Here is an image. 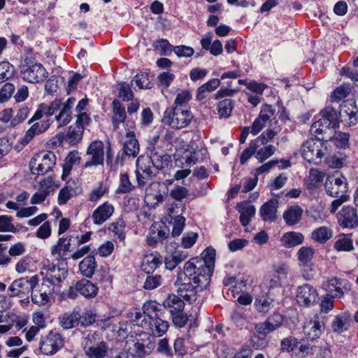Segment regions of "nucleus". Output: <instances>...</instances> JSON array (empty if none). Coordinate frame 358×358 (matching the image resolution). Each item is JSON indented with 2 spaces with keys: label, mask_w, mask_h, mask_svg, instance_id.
Here are the masks:
<instances>
[{
  "label": "nucleus",
  "mask_w": 358,
  "mask_h": 358,
  "mask_svg": "<svg viewBox=\"0 0 358 358\" xmlns=\"http://www.w3.org/2000/svg\"><path fill=\"white\" fill-rule=\"evenodd\" d=\"M192 119L189 108H169L164 113L162 122L171 128L181 129L187 127Z\"/></svg>",
  "instance_id": "nucleus-5"
},
{
  "label": "nucleus",
  "mask_w": 358,
  "mask_h": 358,
  "mask_svg": "<svg viewBox=\"0 0 358 358\" xmlns=\"http://www.w3.org/2000/svg\"><path fill=\"white\" fill-rule=\"evenodd\" d=\"M220 80L217 78H213L202 85L199 87L197 92V98L199 99H202L206 97L207 92H210L216 90L220 85Z\"/></svg>",
  "instance_id": "nucleus-48"
},
{
  "label": "nucleus",
  "mask_w": 358,
  "mask_h": 358,
  "mask_svg": "<svg viewBox=\"0 0 358 358\" xmlns=\"http://www.w3.org/2000/svg\"><path fill=\"white\" fill-rule=\"evenodd\" d=\"M135 188L134 185L131 182L129 175L127 173H121L120 176V183L116 190L117 194H127L131 192Z\"/></svg>",
  "instance_id": "nucleus-47"
},
{
  "label": "nucleus",
  "mask_w": 358,
  "mask_h": 358,
  "mask_svg": "<svg viewBox=\"0 0 358 358\" xmlns=\"http://www.w3.org/2000/svg\"><path fill=\"white\" fill-rule=\"evenodd\" d=\"M123 150L125 155L135 157L139 152V145L135 138V134L132 131L127 133L126 140L124 143Z\"/></svg>",
  "instance_id": "nucleus-32"
},
{
  "label": "nucleus",
  "mask_w": 358,
  "mask_h": 358,
  "mask_svg": "<svg viewBox=\"0 0 358 358\" xmlns=\"http://www.w3.org/2000/svg\"><path fill=\"white\" fill-rule=\"evenodd\" d=\"M54 291V287H51L48 283L42 282L41 285H38L31 289V301L36 305L43 306L49 301Z\"/></svg>",
  "instance_id": "nucleus-20"
},
{
  "label": "nucleus",
  "mask_w": 358,
  "mask_h": 358,
  "mask_svg": "<svg viewBox=\"0 0 358 358\" xmlns=\"http://www.w3.org/2000/svg\"><path fill=\"white\" fill-rule=\"evenodd\" d=\"M169 230L167 227L161 223H154L150 228L148 243L150 245L160 242L169 236Z\"/></svg>",
  "instance_id": "nucleus-26"
},
{
  "label": "nucleus",
  "mask_w": 358,
  "mask_h": 358,
  "mask_svg": "<svg viewBox=\"0 0 358 358\" xmlns=\"http://www.w3.org/2000/svg\"><path fill=\"white\" fill-rule=\"evenodd\" d=\"M132 84H135L139 90L150 88V78L148 73H141L137 74L131 80Z\"/></svg>",
  "instance_id": "nucleus-62"
},
{
  "label": "nucleus",
  "mask_w": 358,
  "mask_h": 358,
  "mask_svg": "<svg viewBox=\"0 0 358 358\" xmlns=\"http://www.w3.org/2000/svg\"><path fill=\"white\" fill-rule=\"evenodd\" d=\"M55 115V120L58 123V127H63L68 124L71 120V110L62 107L61 100L55 99L49 104L41 103L34 115L29 120L28 124H31L36 120L43 117H50Z\"/></svg>",
  "instance_id": "nucleus-3"
},
{
  "label": "nucleus",
  "mask_w": 358,
  "mask_h": 358,
  "mask_svg": "<svg viewBox=\"0 0 358 358\" xmlns=\"http://www.w3.org/2000/svg\"><path fill=\"white\" fill-rule=\"evenodd\" d=\"M334 248L338 252H350L354 250L353 241L350 234L340 235L334 245Z\"/></svg>",
  "instance_id": "nucleus-40"
},
{
  "label": "nucleus",
  "mask_w": 358,
  "mask_h": 358,
  "mask_svg": "<svg viewBox=\"0 0 358 358\" xmlns=\"http://www.w3.org/2000/svg\"><path fill=\"white\" fill-rule=\"evenodd\" d=\"M71 236L67 238H60L57 244L55 245L51 250L52 255H57L59 257H64L66 253L70 251Z\"/></svg>",
  "instance_id": "nucleus-41"
},
{
  "label": "nucleus",
  "mask_w": 358,
  "mask_h": 358,
  "mask_svg": "<svg viewBox=\"0 0 358 358\" xmlns=\"http://www.w3.org/2000/svg\"><path fill=\"white\" fill-rule=\"evenodd\" d=\"M324 329V324L317 315L306 321L303 326L305 334L312 341L319 338Z\"/></svg>",
  "instance_id": "nucleus-23"
},
{
  "label": "nucleus",
  "mask_w": 358,
  "mask_h": 358,
  "mask_svg": "<svg viewBox=\"0 0 358 358\" xmlns=\"http://www.w3.org/2000/svg\"><path fill=\"white\" fill-rule=\"evenodd\" d=\"M273 114L274 110L271 105H264L258 117H257L252 123L251 133L253 135H256L259 133Z\"/></svg>",
  "instance_id": "nucleus-22"
},
{
  "label": "nucleus",
  "mask_w": 358,
  "mask_h": 358,
  "mask_svg": "<svg viewBox=\"0 0 358 358\" xmlns=\"http://www.w3.org/2000/svg\"><path fill=\"white\" fill-rule=\"evenodd\" d=\"M59 323L64 329H69L76 327L78 320L76 315L64 313L59 317Z\"/></svg>",
  "instance_id": "nucleus-61"
},
{
  "label": "nucleus",
  "mask_w": 358,
  "mask_h": 358,
  "mask_svg": "<svg viewBox=\"0 0 358 358\" xmlns=\"http://www.w3.org/2000/svg\"><path fill=\"white\" fill-rule=\"evenodd\" d=\"M175 78V75L169 71L161 73L157 76L159 85L162 88V91L167 90L171 83Z\"/></svg>",
  "instance_id": "nucleus-63"
},
{
  "label": "nucleus",
  "mask_w": 358,
  "mask_h": 358,
  "mask_svg": "<svg viewBox=\"0 0 358 358\" xmlns=\"http://www.w3.org/2000/svg\"><path fill=\"white\" fill-rule=\"evenodd\" d=\"M163 281L164 280L160 275H148L144 281L143 287L146 290H152L161 286Z\"/></svg>",
  "instance_id": "nucleus-53"
},
{
  "label": "nucleus",
  "mask_w": 358,
  "mask_h": 358,
  "mask_svg": "<svg viewBox=\"0 0 358 358\" xmlns=\"http://www.w3.org/2000/svg\"><path fill=\"white\" fill-rule=\"evenodd\" d=\"M322 117L328 122L331 129L338 126V117L336 111L332 107H326L320 113Z\"/></svg>",
  "instance_id": "nucleus-46"
},
{
  "label": "nucleus",
  "mask_w": 358,
  "mask_h": 358,
  "mask_svg": "<svg viewBox=\"0 0 358 358\" xmlns=\"http://www.w3.org/2000/svg\"><path fill=\"white\" fill-rule=\"evenodd\" d=\"M83 135V127L71 125L66 131L57 134L56 138L58 139L59 144L72 146L80 142Z\"/></svg>",
  "instance_id": "nucleus-17"
},
{
  "label": "nucleus",
  "mask_w": 358,
  "mask_h": 358,
  "mask_svg": "<svg viewBox=\"0 0 358 358\" xmlns=\"http://www.w3.org/2000/svg\"><path fill=\"white\" fill-rule=\"evenodd\" d=\"M56 160V156L52 152H41L34 155L31 159L29 169L34 175H44L52 170Z\"/></svg>",
  "instance_id": "nucleus-7"
},
{
  "label": "nucleus",
  "mask_w": 358,
  "mask_h": 358,
  "mask_svg": "<svg viewBox=\"0 0 358 358\" xmlns=\"http://www.w3.org/2000/svg\"><path fill=\"white\" fill-rule=\"evenodd\" d=\"M256 139H260V141L257 144L258 148L256 150L255 157L262 163L271 157L275 153L276 148L272 145L265 146L267 143L263 137H257Z\"/></svg>",
  "instance_id": "nucleus-31"
},
{
  "label": "nucleus",
  "mask_w": 358,
  "mask_h": 358,
  "mask_svg": "<svg viewBox=\"0 0 358 358\" xmlns=\"http://www.w3.org/2000/svg\"><path fill=\"white\" fill-rule=\"evenodd\" d=\"M237 210L240 213V222L242 225L247 226L255 216L256 209L254 206L248 203H241L237 205Z\"/></svg>",
  "instance_id": "nucleus-36"
},
{
  "label": "nucleus",
  "mask_w": 358,
  "mask_h": 358,
  "mask_svg": "<svg viewBox=\"0 0 358 358\" xmlns=\"http://www.w3.org/2000/svg\"><path fill=\"white\" fill-rule=\"evenodd\" d=\"M339 225L343 228L353 229L358 226V215L355 208L343 206L337 214Z\"/></svg>",
  "instance_id": "nucleus-18"
},
{
  "label": "nucleus",
  "mask_w": 358,
  "mask_h": 358,
  "mask_svg": "<svg viewBox=\"0 0 358 358\" xmlns=\"http://www.w3.org/2000/svg\"><path fill=\"white\" fill-rule=\"evenodd\" d=\"M20 77L26 82L37 84L43 82L48 73L42 64L37 62L31 65L20 66Z\"/></svg>",
  "instance_id": "nucleus-11"
},
{
  "label": "nucleus",
  "mask_w": 358,
  "mask_h": 358,
  "mask_svg": "<svg viewBox=\"0 0 358 358\" xmlns=\"http://www.w3.org/2000/svg\"><path fill=\"white\" fill-rule=\"evenodd\" d=\"M75 289L85 298L95 297L99 291V288L91 281L82 279L76 282Z\"/></svg>",
  "instance_id": "nucleus-29"
},
{
  "label": "nucleus",
  "mask_w": 358,
  "mask_h": 358,
  "mask_svg": "<svg viewBox=\"0 0 358 358\" xmlns=\"http://www.w3.org/2000/svg\"><path fill=\"white\" fill-rule=\"evenodd\" d=\"M207 150L206 149H195L185 157L186 166H192L196 163L203 161L207 157Z\"/></svg>",
  "instance_id": "nucleus-44"
},
{
  "label": "nucleus",
  "mask_w": 358,
  "mask_h": 358,
  "mask_svg": "<svg viewBox=\"0 0 358 358\" xmlns=\"http://www.w3.org/2000/svg\"><path fill=\"white\" fill-rule=\"evenodd\" d=\"M339 118L348 126L355 125L358 122V108L354 101H347L341 104Z\"/></svg>",
  "instance_id": "nucleus-19"
},
{
  "label": "nucleus",
  "mask_w": 358,
  "mask_h": 358,
  "mask_svg": "<svg viewBox=\"0 0 358 358\" xmlns=\"http://www.w3.org/2000/svg\"><path fill=\"white\" fill-rule=\"evenodd\" d=\"M315 254V250L308 246L301 247L297 252V259L299 266H306L311 262Z\"/></svg>",
  "instance_id": "nucleus-45"
},
{
  "label": "nucleus",
  "mask_w": 358,
  "mask_h": 358,
  "mask_svg": "<svg viewBox=\"0 0 358 358\" xmlns=\"http://www.w3.org/2000/svg\"><path fill=\"white\" fill-rule=\"evenodd\" d=\"M102 342H103V338L97 332L88 331L84 334L83 346L85 351L97 344H101Z\"/></svg>",
  "instance_id": "nucleus-43"
},
{
  "label": "nucleus",
  "mask_w": 358,
  "mask_h": 358,
  "mask_svg": "<svg viewBox=\"0 0 358 358\" xmlns=\"http://www.w3.org/2000/svg\"><path fill=\"white\" fill-rule=\"evenodd\" d=\"M157 172L149 156H140L137 159L136 175L138 187H144L148 180L156 176Z\"/></svg>",
  "instance_id": "nucleus-10"
},
{
  "label": "nucleus",
  "mask_w": 358,
  "mask_h": 358,
  "mask_svg": "<svg viewBox=\"0 0 358 358\" xmlns=\"http://www.w3.org/2000/svg\"><path fill=\"white\" fill-rule=\"evenodd\" d=\"M87 155L89 159L84 164L85 168L102 165L104 161V145L101 141H94L88 146Z\"/></svg>",
  "instance_id": "nucleus-16"
},
{
  "label": "nucleus",
  "mask_w": 358,
  "mask_h": 358,
  "mask_svg": "<svg viewBox=\"0 0 358 358\" xmlns=\"http://www.w3.org/2000/svg\"><path fill=\"white\" fill-rule=\"evenodd\" d=\"M192 99V95L188 90H183L179 92L174 101L175 106L173 108H188L187 103Z\"/></svg>",
  "instance_id": "nucleus-57"
},
{
  "label": "nucleus",
  "mask_w": 358,
  "mask_h": 358,
  "mask_svg": "<svg viewBox=\"0 0 358 358\" xmlns=\"http://www.w3.org/2000/svg\"><path fill=\"white\" fill-rule=\"evenodd\" d=\"M304 241V236L299 232L290 231L285 233L280 239L281 245L290 248L301 244Z\"/></svg>",
  "instance_id": "nucleus-38"
},
{
  "label": "nucleus",
  "mask_w": 358,
  "mask_h": 358,
  "mask_svg": "<svg viewBox=\"0 0 358 358\" xmlns=\"http://www.w3.org/2000/svg\"><path fill=\"white\" fill-rule=\"evenodd\" d=\"M163 309H168L170 314L181 313L184 310L185 303L179 296L170 294L163 301Z\"/></svg>",
  "instance_id": "nucleus-33"
},
{
  "label": "nucleus",
  "mask_w": 358,
  "mask_h": 358,
  "mask_svg": "<svg viewBox=\"0 0 358 358\" xmlns=\"http://www.w3.org/2000/svg\"><path fill=\"white\" fill-rule=\"evenodd\" d=\"M67 271L59 266H52L48 269L45 277L43 280V283H48V285H59L66 277Z\"/></svg>",
  "instance_id": "nucleus-24"
},
{
  "label": "nucleus",
  "mask_w": 358,
  "mask_h": 358,
  "mask_svg": "<svg viewBox=\"0 0 358 358\" xmlns=\"http://www.w3.org/2000/svg\"><path fill=\"white\" fill-rule=\"evenodd\" d=\"M108 191L107 186L100 183L96 187H94L88 195V201L96 202L104 196Z\"/></svg>",
  "instance_id": "nucleus-60"
},
{
  "label": "nucleus",
  "mask_w": 358,
  "mask_h": 358,
  "mask_svg": "<svg viewBox=\"0 0 358 358\" xmlns=\"http://www.w3.org/2000/svg\"><path fill=\"white\" fill-rule=\"evenodd\" d=\"M215 254V250L213 248H208L203 252L202 258H192L185 265L189 264V267L192 269L201 273L202 275H207L210 279L214 270Z\"/></svg>",
  "instance_id": "nucleus-6"
},
{
  "label": "nucleus",
  "mask_w": 358,
  "mask_h": 358,
  "mask_svg": "<svg viewBox=\"0 0 358 358\" xmlns=\"http://www.w3.org/2000/svg\"><path fill=\"white\" fill-rule=\"evenodd\" d=\"M169 194V188L163 182H151L145 189V202L151 208H155L164 201Z\"/></svg>",
  "instance_id": "nucleus-8"
},
{
  "label": "nucleus",
  "mask_w": 358,
  "mask_h": 358,
  "mask_svg": "<svg viewBox=\"0 0 358 358\" xmlns=\"http://www.w3.org/2000/svg\"><path fill=\"white\" fill-rule=\"evenodd\" d=\"M185 210L186 206L182 201H173L167 206L166 214L170 220H173L174 218L184 217Z\"/></svg>",
  "instance_id": "nucleus-42"
},
{
  "label": "nucleus",
  "mask_w": 358,
  "mask_h": 358,
  "mask_svg": "<svg viewBox=\"0 0 358 358\" xmlns=\"http://www.w3.org/2000/svg\"><path fill=\"white\" fill-rule=\"evenodd\" d=\"M334 231L331 227L322 226L314 229L311 233V239L314 241L324 244L333 238Z\"/></svg>",
  "instance_id": "nucleus-34"
},
{
  "label": "nucleus",
  "mask_w": 358,
  "mask_h": 358,
  "mask_svg": "<svg viewBox=\"0 0 358 358\" xmlns=\"http://www.w3.org/2000/svg\"><path fill=\"white\" fill-rule=\"evenodd\" d=\"M114 207L109 202L106 201L99 206L92 213L93 223L96 225H101L110 218L114 213Z\"/></svg>",
  "instance_id": "nucleus-21"
},
{
  "label": "nucleus",
  "mask_w": 358,
  "mask_h": 358,
  "mask_svg": "<svg viewBox=\"0 0 358 358\" xmlns=\"http://www.w3.org/2000/svg\"><path fill=\"white\" fill-rule=\"evenodd\" d=\"M52 123L53 120L49 117H43L34 121L31 124V126L26 131L24 136L20 139L19 143L23 146L27 145L36 136L45 132Z\"/></svg>",
  "instance_id": "nucleus-14"
},
{
  "label": "nucleus",
  "mask_w": 358,
  "mask_h": 358,
  "mask_svg": "<svg viewBox=\"0 0 358 358\" xmlns=\"http://www.w3.org/2000/svg\"><path fill=\"white\" fill-rule=\"evenodd\" d=\"M347 283L346 280L337 278H331L326 285L327 295H329L335 299L342 297L344 294L343 289L345 287Z\"/></svg>",
  "instance_id": "nucleus-28"
},
{
  "label": "nucleus",
  "mask_w": 358,
  "mask_h": 358,
  "mask_svg": "<svg viewBox=\"0 0 358 358\" xmlns=\"http://www.w3.org/2000/svg\"><path fill=\"white\" fill-rule=\"evenodd\" d=\"M324 187L326 192L331 196L346 194L348 192L347 179L341 172L335 171L327 176Z\"/></svg>",
  "instance_id": "nucleus-12"
},
{
  "label": "nucleus",
  "mask_w": 358,
  "mask_h": 358,
  "mask_svg": "<svg viewBox=\"0 0 358 358\" xmlns=\"http://www.w3.org/2000/svg\"><path fill=\"white\" fill-rule=\"evenodd\" d=\"M14 73L13 66L8 62H0V83L12 78Z\"/></svg>",
  "instance_id": "nucleus-58"
},
{
  "label": "nucleus",
  "mask_w": 358,
  "mask_h": 358,
  "mask_svg": "<svg viewBox=\"0 0 358 358\" xmlns=\"http://www.w3.org/2000/svg\"><path fill=\"white\" fill-rule=\"evenodd\" d=\"M351 317L348 313L338 315L331 323L332 330L338 334H341L349 329L350 327Z\"/></svg>",
  "instance_id": "nucleus-35"
},
{
  "label": "nucleus",
  "mask_w": 358,
  "mask_h": 358,
  "mask_svg": "<svg viewBox=\"0 0 358 358\" xmlns=\"http://www.w3.org/2000/svg\"><path fill=\"white\" fill-rule=\"evenodd\" d=\"M38 283L37 275L30 278L24 277L15 280L7 289L8 295L10 297H24L31 292Z\"/></svg>",
  "instance_id": "nucleus-9"
},
{
  "label": "nucleus",
  "mask_w": 358,
  "mask_h": 358,
  "mask_svg": "<svg viewBox=\"0 0 358 358\" xmlns=\"http://www.w3.org/2000/svg\"><path fill=\"white\" fill-rule=\"evenodd\" d=\"M143 313L131 314L132 322L141 328L148 329L152 334L160 337L166 333L169 324L164 320V310L155 301L145 302L142 307Z\"/></svg>",
  "instance_id": "nucleus-2"
},
{
  "label": "nucleus",
  "mask_w": 358,
  "mask_h": 358,
  "mask_svg": "<svg viewBox=\"0 0 358 358\" xmlns=\"http://www.w3.org/2000/svg\"><path fill=\"white\" fill-rule=\"evenodd\" d=\"M278 203L276 199H272L262 206L259 214L264 222H273L276 220Z\"/></svg>",
  "instance_id": "nucleus-25"
},
{
  "label": "nucleus",
  "mask_w": 358,
  "mask_h": 358,
  "mask_svg": "<svg viewBox=\"0 0 358 358\" xmlns=\"http://www.w3.org/2000/svg\"><path fill=\"white\" fill-rule=\"evenodd\" d=\"M324 178V173L323 172H321L317 169H311L307 178L308 188L313 189L317 187L323 181Z\"/></svg>",
  "instance_id": "nucleus-49"
},
{
  "label": "nucleus",
  "mask_w": 358,
  "mask_h": 358,
  "mask_svg": "<svg viewBox=\"0 0 358 358\" xmlns=\"http://www.w3.org/2000/svg\"><path fill=\"white\" fill-rule=\"evenodd\" d=\"M124 227L125 222L122 218H119L109 225L108 230L117 236L119 239L123 240L124 238Z\"/></svg>",
  "instance_id": "nucleus-56"
},
{
  "label": "nucleus",
  "mask_w": 358,
  "mask_h": 358,
  "mask_svg": "<svg viewBox=\"0 0 358 358\" xmlns=\"http://www.w3.org/2000/svg\"><path fill=\"white\" fill-rule=\"evenodd\" d=\"M29 108L26 106H23L18 110L16 115L12 119V120L10 123V126L11 127H15L17 125L20 124V123H22L24 120H25L27 119V117L29 115Z\"/></svg>",
  "instance_id": "nucleus-64"
},
{
  "label": "nucleus",
  "mask_w": 358,
  "mask_h": 358,
  "mask_svg": "<svg viewBox=\"0 0 358 358\" xmlns=\"http://www.w3.org/2000/svg\"><path fill=\"white\" fill-rule=\"evenodd\" d=\"M303 158L309 163L320 164L329 154L327 143L319 138H310L305 141L301 148Z\"/></svg>",
  "instance_id": "nucleus-4"
},
{
  "label": "nucleus",
  "mask_w": 358,
  "mask_h": 358,
  "mask_svg": "<svg viewBox=\"0 0 358 358\" xmlns=\"http://www.w3.org/2000/svg\"><path fill=\"white\" fill-rule=\"evenodd\" d=\"M113 105L112 122L114 129H117L121 123H123L126 119L127 114L125 108L118 100H114Z\"/></svg>",
  "instance_id": "nucleus-37"
},
{
  "label": "nucleus",
  "mask_w": 358,
  "mask_h": 358,
  "mask_svg": "<svg viewBox=\"0 0 358 358\" xmlns=\"http://www.w3.org/2000/svg\"><path fill=\"white\" fill-rule=\"evenodd\" d=\"M351 91V87L350 84H343L340 87H337L331 95V102H338L343 99L347 97Z\"/></svg>",
  "instance_id": "nucleus-52"
},
{
  "label": "nucleus",
  "mask_w": 358,
  "mask_h": 358,
  "mask_svg": "<svg viewBox=\"0 0 358 358\" xmlns=\"http://www.w3.org/2000/svg\"><path fill=\"white\" fill-rule=\"evenodd\" d=\"M63 346L62 336L55 331H50L47 336L41 339L39 350L43 355H52L62 349Z\"/></svg>",
  "instance_id": "nucleus-13"
},
{
  "label": "nucleus",
  "mask_w": 358,
  "mask_h": 358,
  "mask_svg": "<svg viewBox=\"0 0 358 358\" xmlns=\"http://www.w3.org/2000/svg\"><path fill=\"white\" fill-rule=\"evenodd\" d=\"M85 352V355L90 358H102L107 354V346L103 341L100 345L97 344V345L86 350Z\"/></svg>",
  "instance_id": "nucleus-51"
},
{
  "label": "nucleus",
  "mask_w": 358,
  "mask_h": 358,
  "mask_svg": "<svg viewBox=\"0 0 358 358\" xmlns=\"http://www.w3.org/2000/svg\"><path fill=\"white\" fill-rule=\"evenodd\" d=\"M189 266V264L185 265L184 271L178 272L174 285L177 288L178 296L192 303L197 300L199 293L208 287L210 279Z\"/></svg>",
  "instance_id": "nucleus-1"
},
{
  "label": "nucleus",
  "mask_w": 358,
  "mask_h": 358,
  "mask_svg": "<svg viewBox=\"0 0 358 358\" xmlns=\"http://www.w3.org/2000/svg\"><path fill=\"white\" fill-rule=\"evenodd\" d=\"M162 264V257L157 252L147 254L143 256L141 268L147 273H153Z\"/></svg>",
  "instance_id": "nucleus-27"
},
{
  "label": "nucleus",
  "mask_w": 358,
  "mask_h": 358,
  "mask_svg": "<svg viewBox=\"0 0 358 358\" xmlns=\"http://www.w3.org/2000/svg\"><path fill=\"white\" fill-rule=\"evenodd\" d=\"M233 108L231 99H225L217 103V109L221 117L227 118L231 115Z\"/></svg>",
  "instance_id": "nucleus-54"
},
{
  "label": "nucleus",
  "mask_w": 358,
  "mask_h": 358,
  "mask_svg": "<svg viewBox=\"0 0 358 358\" xmlns=\"http://www.w3.org/2000/svg\"><path fill=\"white\" fill-rule=\"evenodd\" d=\"M255 305L259 312L266 313L273 307V300L269 296H261L256 299Z\"/></svg>",
  "instance_id": "nucleus-50"
},
{
  "label": "nucleus",
  "mask_w": 358,
  "mask_h": 358,
  "mask_svg": "<svg viewBox=\"0 0 358 358\" xmlns=\"http://www.w3.org/2000/svg\"><path fill=\"white\" fill-rule=\"evenodd\" d=\"M151 162L154 166L157 169H162L165 166L168 164L169 155H164L162 153L155 152L149 156Z\"/></svg>",
  "instance_id": "nucleus-59"
},
{
  "label": "nucleus",
  "mask_w": 358,
  "mask_h": 358,
  "mask_svg": "<svg viewBox=\"0 0 358 358\" xmlns=\"http://www.w3.org/2000/svg\"><path fill=\"white\" fill-rule=\"evenodd\" d=\"M303 213L302 208L298 205H294L284 211L282 217L287 225L294 226L301 220Z\"/></svg>",
  "instance_id": "nucleus-30"
},
{
  "label": "nucleus",
  "mask_w": 358,
  "mask_h": 358,
  "mask_svg": "<svg viewBox=\"0 0 358 358\" xmlns=\"http://www.w3.org/2000/svg\"><path fill=\"white\" fill-rule=\"evenodd\" d=\"M318 299L317 289L309 284L299 286L296 291L297 303L304 307H310L316 303Z\"/></svg>",
  "instance_id": "nucleus-15"
},
{
  "label": "nucleus",
  "mask_w": 358,
  "mask_h": 358,
  "mask_svg": "<svg viewBox=\"0 0 358 358\" xmlns=\"http://www.w3.org/2000/svg\"><path fill=\"white\" fill-rule=\"evenodd\" d=\"M260 139H255L252 141L249 146L243 150L241 157L240 162L241 164H244L252 155H256V150L258 148V142Z\"/></svg>",
  "instance_id": "nucleus-55"
},
{
  "label": "nucleus",
  "mask_w": 358,
  "mask_h": 358,
  "mask_svg": "<svg viewBox=\"0 0 358 358\" xmlns=\"http://www.w3.org/2000/svg\"><path fill=\"white\" fill-rule=\"evenodd\" d=\"M96 268V262L94 256L88 255L79 264V269L81 274L86 278H91Z\"/></svg>",
  "instance_id": "nucleus-39"
}]
</instances>
